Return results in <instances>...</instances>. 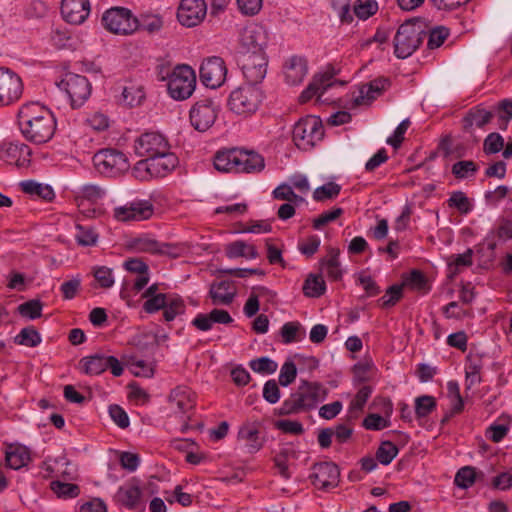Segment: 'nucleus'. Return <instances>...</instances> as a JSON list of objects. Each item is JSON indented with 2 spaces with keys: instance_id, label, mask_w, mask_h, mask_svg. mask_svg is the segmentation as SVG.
Segmentation results:
<instances>
[{
  "instance_id": "nucleus-1",
  "label": "nucleus",
  "mask_w": 512,
  "mask_h": 512,
  "mask_svg": "<svg viewBox=\"0 0 512 512\" xmlns=\"http://www.w3.org/2000/svg\"><path fill=\"white\" fill-rule=\"evenodd\" d=\"M17 117L22 135L32 143H46L55 133L56 121L53 114L37 102L24 104Z\"/></svg>"
},
{
  "instance_id": "nucleus-2",
  "label": "nucleus",
  "mask_w": 512,
  "mask_h": 512,
  "mask_svg": "<svg viewBox=\"0 0 512 512\" xmlns=\"http://www.w3.org/2000/svg\"><path fill=\"white\" fill-rule=\"evenodd\" d=\"M327 396V390L317 382L303 381L298 390L286 399L280 408V415L295 414L300 411L310 410L316 407L318 402Z\"/></svg>"
},
{
  "instance_id": "nucleus-3",
  "label": "nucleus",
  "mask_w": 512,
  "mask_h": 512,
  "mask_svg": "<svg viewBox=\"0 0 512 512\" xmlns=\"http://www.w3.org/2000/svg\"><path fill=\"white\" fill-rule=\"evenodd\" d=\"M425 23L420 18H413L401 24L394 37V53L397 58L411 56L427 35Z\"/></svg>"
},
{
  "instance_id": "nucleus-4",
  "label": "nucleus",
  "mask_w": 512,
  "mask_h": 512,
  "mask_svg": "<svg viewBox=\"0 0 512 512\" xmlns=\"http://www.w3.org/2000/svg\"><path fill=\"white\" fill-rule=\"evenodd\" d=\"M178 164V157L170 150H167L157 156L138 161L132 169V174L140 181H149L153 178L167 176Z\"/></svg>"
},
{
  "instance_id": "nucleus-5",
  "label": "nucleus",
  "mask_w": 512,
  "mask_h": 512,
  "mask_svg": "<svg viewBox=\"0 0 512 512\" xmlns=\"http://www.w3.org/2000/svg\"><path fill=\"white\" fill-rule=\"evenodd\" d=\"M262 101L263 92L258 86L243 85L230 93L228 107L239 116L249 117L258 111Z\"/></svg>"
},
{
  "instance_id": "nucleus-6",
  "label": "nucleus",
  "mask_w": 512,
  "mask_h": 512,
  "mask_svg": "<svg viewBox=\"0 0 512 512\" xmlns=\"http://www.w3.org/2000/svg\"><path fill=\"white\" fill-rule=\"evenodd\" d=\"M293 141L304 151L311 150L324 137L322 121L317 116L308 115L301 118L293 128Z\"/></svg>"
},
{
  "instance_id": "nucleus-7",
  "label": "nucleus",
  "mask_w": 512,
  "mask_h": 512,
  "mask_svg": "<svg viewBox=\"0 0 512 512\" xmlns=\"http://www.w3.org/2000/svg\"><path fill=\"white\" fill-rule=\"evenodd\" d=\"M102 24L106 30L117 35H131L139 28V19L125 7H112L102 15Z\"/></svg>"
},
{
  "instance_id": "nucleus-8",
  "label": "nucleus",
  "mask_w": 512,
  "mask_h": 512,
  "mask_svg": "<svg viewBox=\"0 0 512 512\" xmlns=\"http://www.w3.org/2000/svg\"><path fill=\"white\" fill-rule=\"evenodd\" d=\"M96 170L108 177H116L128 171L130 164L126 155L114 148H104L93 156Z\"/></svg>"
},
{
  "instance_id": "nucleus-9",
  "label": "nucleus",
  "mask_w": 512,
  "mask_h": 512,
  "mask_svg": "<svg viewBox=\"0 0 512 512\" xmlns=\"http://www.w3.org/2000/svg\"><path fill=\"white\" fill-rule=\"evenodd\" d=\"M57 86L66 94L73 109L81 107L88 100L92 91L89 80L83 75L74 73L65 74Z\"/></svg>"
},
{
  "instance_id": "nucleus-10",
  "label": "nucleus",
  "mask_w": 512,
  "mask_h": 512,
  "mask_svg": "<svg viewBox=\"0 0 512 512\" xmlns=\"http://www.w3.org/2000/svg\"><path fill=\"white\" fill-rule=\"evenodd\" d=\"M196 86V76L188 65H178L168 79V92L176 100L189 98Z\"/></svg>"
},
{
  "instance_id": "nucleus-11",
  "label": "nucleus",
  "mask_w": 512,
  "mask_h": 512,
  "mask_svg": "<svg viewBox=\"0 0 512 512\" xmlns=\"http://www.w3.org/2000/svg\"><path fill=\"white\" fill-rule=\"evenodd\" d=\"M82 372L87 375H99L110 369L115 377L123 374V366L120 361L114 356H105L102 354H94L83 357L79 362Z\"/></svg>"
},
{
  "instance_id": "nucleus-12",
  "label": "nucleus",
  "mask_w": 512,
  "mask_h": 512,
  "mask_svg": "<svg viewBox=\"0 0 512 512\" xmlns=\"http://www.w3.org/2000/svg\"><path fill=\"white\" fill-rule=\"evenodd\" d=\"M23 93L21 78L9 68L0 67V107L18 101Z\"/></svg>"
},
{
  "instance_id": "nucleus-13",
  "label": "nucleus",
  "mask_w": 512,
  "mask_h": 512,
  "mask_svg": "<svg viewBox=\"0 0 512 512\" xmlns=\"http://www.w3.org/2000/svg\"><path fill=\"white\" fill-rule=\"evenodd\" d=\"M226 75L227 68L221 57H209L200 66V80L206 87H220L225 82Z\"/></svg>"
},
{
  "instance_id": "nucleus-14",
  "label": "nucleus",
  "mask_w": 512,
  "mask_h": 512,
  "mask_svg": "<svg viewBox=\"0 0 512 512\" xmlns=\"http://www.w3.org/2000/svg\"><path fill=\"white\" fill-rule=\"evenodd\" d=\"M267 35L262 26L250 25L243 29L240 36V47L242 55L265 54Z\"/></svg>"
},
{
  "instance_id": "nucleus-15",
  "label": "nucleus",
  "mask_w": 512,
  "mask_h": 512,
  "mask_svg": "<svg viewBox=\"0 0 512 512\" xmlns=\"http://www.w3.org/2000/svg\"><path fill=\"white\" fill-rule=\"evenodd\" d=\"M154 212L153 204L148 200H134L123 206L115 207L113 216L117 221H142L149 219Z\"/></svg>"
},
{
  "instance_id": "nucleus-16",
  "label": "nucleus",
  "mask_w": 512,
  "mask_h": 512,
  "mask_svg": "<svg viewBox=\"0 0 512 512\" xmlns=\"http://www.w3.org/2000/svg\"><path fill=\"white\" fill-rule=\"evenodd\" d=\"M217 112L211 99H202L192 106L190 123L195 130L205 132L215 123Z\"/></svg>"
},
{
  "instance_id": "nucleus-17",
  "label": "nucleus",
  "mask_w": 512,
  "mask_h": 512,
  "mask_svg": "<svg viewBox=\"0 0 512 512\" xmlns=\"http://www.w3.org/2000/svg\"><path fill=\"white\" fill-rule=\"evenodd\" d=\"M170 150L168 140L160 133L147 132L135 141V152L145 159L157 156Z\"/></svg>"
},
{
  "instance_id": "nucleus-18",
  "label": "nucleus",
  "mask_w": 512,
  "mask_h": 512,
  "mask_svg": "<svg viewBox=\"0 0 512 512\" xmlns=\"http://www.w3.org/2000/svg\"><path fill=\"white\" fill-rule=\"evenodd\" d=\"M207 14L205 0H181L177 11L178 21L186 27L200 24Z\"/></svg>"
},
{
  "instance_id": "nucleus-19",
  "label": "nucleus",
  "mask_w": 512,
  "mask_h": 512,
  "mask_svg": "<svg viewBox=\"0 0 512 512\" xmlns=\"http://www.w3.org/2000/svg\"><path fill=\"white\" fill-rule=\"evenodd\" d=\"M241 63V69L249 83L248 85L257 86L258 83L262 82L267 73L268 59L266 54L242 55Z\"/></svg>"
},
{
  "instance_id": "nucleus-20",
  "label": "nucleus",
  "mask_w": 512,
  "mask_h": 512,
  "mask_svg": "<svg viewBox=\"0 0 512 512\" xmlns=\"http://www.w3.org/2000/svg\"><path fill=\"white\" fill-rule=\"evenodd\" d=\"M339 476L340 471L335 463L322 462L313 465L309 478L316 488L326 490L337 486Z\"/></svg>"
},
{
  "instance_id": "nucleus-21",
  "label": "nucleus",
  "mask_w": 512,
  "mask_h": 512,
  "mask_svg": "<svg viewBox=\"0 0 512 512\" xmlns=\"http://www.w3.org/2000/svg\"><path fill=\"white\" fill-rule=\"evenodd\" d=\"M89 0H63L61 4V14L65 21L71 24H81L89 16Z\"/></svg>"
},
{
  "instance_id": "nucleus-22",
  "label": "nucleus",
  "mask_w": 512,
  "mask_h": 512,
  "mask_svg": "<svg viewBox=\"0 0 512 512\" xmlns=\"http://www.w3.org/2000/svg\"><path fill=\"white\" fill-rule=\"evenodd\" d=\"M31 150L24 143L9 142L1 147V157L9 164L18 167L25 166L29 162Z\"/></svg>"
},
{
  "instance_id": "nucleus-23",
  "label": "nucleus",
  "mask_w": 512,
  "mask_h": 512,
  "mask_svg": "<svg viewBox=\"0 0 512 512\" xmlns=\"http://www.w3.org/2000/svg\"><path fill=\"white\" fill-rule=\"evenodd\" d=\"M240 149L230 148L216 152L213 160L215 169L223 173H238L241 164Z\"/></svg>"
},
{
  "instance_id": "nucleus-24",
  "label": "nucleus",
  "mask_w": 512,
  "mask_h": 512,
  "mask_svg": "<svg viewBox=\"0 0 512 512\" xmlns=\"http://www.w3.org/2000/svg\"><path fill=\"white\" fill-rule=\"evenodd\" d=\"M172 409L179 413H185L195 406L194 393L186 386H177L168 397Z\"/></svg>"
},
{
  "instance_id": "nucleus-25",
  "label": "nucleus",
  "mask_w": 512,
  "mask_h": 512,
  "mask_svg": "<svg viewBox=\"0 0 512 512\" xmlns=\"http://www.w3.org/2000/svg\"><path fill=\"white\" fill-rule=\"evenodd\" d=\"M335 72L333 69L331 71H326L324 74L320 76H315L313 81L307 86V88L301 93L299 99L302 103L308 102L312 97L317 95L320 91L325 92L327 89H329L331 86H333L335 83H338L340 85H343L344 82L337 81V82H331L332 77L334 76Z\"/></svg>"
},
{
  "instance_id": "nucleus-26",
  "label": "nucleus",
  "mask_w": 512,
  "mask_h": 512,
  "mask_svg": "<svg viewBox=\"0 0 512 512\" xmlns=\"http://www.w3.org/2000/svg\"><path fill=\"white\" fill-rule=\"evenodd\" d=\"M307 71L306 59L300 56H292L284 66L285 80L290 85H298L305 78Z\"/></svg>"
},
{
  "instance_id": "nucleus-27",
  "label": "nucleus",
  "mask_w": 512,
  "mask_h": 512,
  "mask_svg": "<svg viewBox=\"0 0 512 512\" xmlns=\"http://www.w3.org/2000/svg\"><path fill=\"white\" fill-rule=\"evenodd\" d=\"M494 111H488L481 105L471 108L462 119V126L465 131H470L473 126L483 128L494 117Z\"/></svg>"
},
{
  "instance_id": "nucleus-28",
  "label": "nucleus",
  "mask_w": 512,
  "mask_h": 512,
  "mask_svg": "<svg viewBox=\"0 0 512 512\" xmlns=\"http://www.w3.org/2000/svg\"><path fill=\"white\" fill-rule=\"evenodd\" d=\"M232 282L224 280L211 285L209 294L214 305H230L235 296L236 291L231 290Z\"/></svg>"
},
{
  "instance_id": "nucleus-29",
  "label": "nucleus",
  "mask_w": 512,
  "mask_h": 512,
  "mask_svg": "<svg viewBox=\"0 0 512 512\" xmlns=\"http://www.w3.org/2000/svg\"><path fill=\"white\" fill-rule=\"evenodd\" d=\"M390 85V81L387 78H377L371 81L367 86H364L360 90V95L355 98L356 105H362L366 102L374 100Z\"/></svg>"
},
{
  "instance_id": "nucleus-30",
  "label": "nucleus",
  "mask_w": 512,
  "mask_h": 512,
  "mask_svg": "<svg viewBox=\"0 0 512 512\" xmlns=\"http://www.w3.org/2000/svg\"><path fill=\"white\" fill-rule=\"evenodd\" d=\"M241 164L238 166V173H258L265 167V160L262 155L254 151L240 149Z\"/></svg>"
},
{
  "instance_id": "nucleus-31",
  "label": "nucleus",
  "mask_w": 512,
  "mask_h": 512,
  "mask_svg": "<svg viewBox=\"0 0 512 512\" xmlns=\"http://www.w3.org/2000/svg\"><path fill=\"white\" fill-rule=\"evenodd\" d=\"M339 255L340 250L338 248L329 247L327 249V258H323L320 261V265L326 270L327 276L334 281L342 278Z\"/></svg>"
},
{
  "instance_id": "nucleus-32",
  "label": "nucleus",
  "mask_w": 512,
  "mask_h": 512,
  "mask_svg": "<svg viewBox=\"0 0 512 512\" xmlns=\"http://www.w3.org/2000/svg\"><path fill=\"white\" fill-rule=\"evenodd\" d=\"M142 491L134 484H127L119 488L118 501L128 509H135L141 503Z\"/></svg>"
},
{
  "instance_id": "nucleus-33",
  "label": "nucleus",
  "mask_w": 512,
  "mask_h": 512,
  "mask_svg": "<svg viewBox=\"0 0 512 512\" xmlns=\"http://www.w3.org/2000/svg\"><path fill=\"white\" fill-rule=\"evenodd\" d=\"M5 460L8 467L18 470L26 466L31 460L30 452L25 446L11 445L9 449L6 451Z\"/></svg>"
},
{
  "instance_id": "nucleus-34",
  "label": "nucleus",
  "mask_w": 512,
  "mask_h": 512,
  "mask_svg": "<svg viewBox=\"0 0 512 512\" xmlns=\"http://www.w3.org/2000/svg\"><path fill=\"white\" fill-rule=\"evenodd\" d=\"M238 438L246 442L245 447L250 454L258 452L263 447L257 428L250 424L243 425L238 431Z\"/></svg>"
},
{
  "instance_id": "nucleus-35",
  "label": "nucleus",
  "mask_w": 512,
  "mask_h": 512,
  "mask_svg": "<svg viewBox=\"0 0 512 512\" xmlns=\"http://www.w3.org/2000/svg\"><path fill=\"white\" fill-rule=\"evenodd\" d=\"M129 247L139 253L165 254L166 250L164 248L169 247V245L154 239L140 237L133 239Z\"/></svg>"
},
{
  "instance_id": "nucleus-36",
  "label": "nucleus",
  "mask_w": 512,
  "mask_h": 512,
  "mask_svg": "<svg viewBox=\"0 0 512 512\" xmlns=\"http://www.w3.org/2000/svg\"><path fill=\"white\" fill-rule=\"evenodd\" d=\"M226 255L228 258L245 257L255 259L259 256L257 249L254 245L247 244L242 240L234 241L227 245Z\"/></svg>"
},
{
  "instance_id": "nucleus-37",
  "label": "nucleus",
  "mask_w": 512,
  "mask_h": 512,
  "mask_svg": "<svg viewBox=\"0 0 512 512\" xmlns=\"http://www.w3.org/2000/svg\"><path fill=\"white\" fill-rule=\"evenodd\" d=\"M20 186L22 191L26 194L38 196L39 198L46 201H50L54 198V191L49 185L37 183L33 180H28L21 182Z\"/></svg>"
},
{
  "instance_id": "nucleus-38",
  "label": "nucleus",
  "mask_w": 512,
  "mask_h": 512,
  "mask_svg": "<svg viewBox=\"0 0 512 512\" xmlns=\"http://www.w3.org/2000/svg\"><path fill=\"white\" fill-rule=\"evenodd\" d=\"M326 291V284L321 275L310 274L303 284V293L307 297L318 298Z\"/></svg>"
},
{
  "instance_id": "nucleus-39",
  "label": "nucleus",
  "mask_w": 512,
  "mask_h": 512,
  "mask_svg": "<svg viewBox=\"0 0 512 512\" xmlns=\"http://www.w3.org/2000/svg\"><path fill=\"white\" fill-rule=\"evenodd\" d=\"M186 305L181 297H171L168 295L166 306L163 308V317L165 321H173L176 316L185 313Z\"/></svg>"
},
{
  "instance_id": "nucleus-40",
  "label": "nucleus",
  "mask_w": 512,
  "mask_h": 512,
  "mask_svg": "<svg viewBox=\"0 0 512 512\" xmlns=\"http://www.w3.org/2000/svg\"><path fill=\"white\" fill-rule=\"evenodd\" d=\"M41 341V335L34 326H27L23 328L14 338V342L16 344L27 347H36L41 343Z\"/></svg>"
},
{
  "instance_id": "nucleus-41",
  "label": "nucleus",
  "mask_w": 512,
  "mask_h": 512,
  "mask_svg": "<svg viewBox=\"0 0 512 512\" xmlns=\"http://www.w3.org/2000/svg\"><path fill=\"white\" fill-rule=\"evenodd\" d=\"M403 285L424 293L429 290L427 278L419 270H412L408 275L404 276Z\"/></svg>"
},
{
  "instance_id": "nucleus-42",
  "label": "nucleus",
  "mask_w": 512,
  "mask_h": 512,
  "mask_svg": "<svg viewBox=\"0 0 512 512\" xmlns=\"http://www.w3.org/2000/svg\"><path fill=\"white\" fill-rule=\"evenodd\" d=\"M468 360L469 364L465 369L466 389H470L472 386L479 384L482 381L480 376V371L482 369L481 360L478 357H469Z\"/></svg>"
},
{
  "instance_id": "nucleus-43",
  "label": "nucleus",
  "mask_w": 512,
  "mask_h": 512,
  "mask_svg": "<svg viewBox=\"0 0 512 512\" xmlns=\"http://www.w3.org/2000/svg\"><path fill=\"white\" fill-rule=\"evenodd\" d=\"M399 452L398 447L391 441L381 442L376 451V460L382 465H389Z\"/></svg>"
},
{
  "instance_id": "nucleus-44",
  "label": "nucleus",
  "mask_w": 512,
  "mask_h": 512,
  "mask_svg": "<svg viewBox=\"0 0 512 512\" xmlns=\"http://www.w3.org/2000/svg\"><path fill=\"white\" fill-rule=\"evenodd\" d=\"M436 399L430 395H422L415 399V414L417 418L427 417L436 409Z\"/></svg>"
},
{
  "instance_id": "nucleus-45",
  "label": "nucleus",
  "mask_w": 512,
  "mask_h": 512,
  "mask_svg": "<svg viewBox=\"0 0 512 512\" xmlns=\"http://www.w3.org/2000/svg\"><path fill=\"white\" fill-rule=\"evenodd\" d=\"M341 191V186L335 182H328L313 192V198L317 202H323L328 199L336 198Z\"/></svg>"
},
{
  "instance_id": "nucleus-46",
  "label": "nucleus",
  "mask_w": 512,
  "mask_h": 512,
  "mask_svg": "<svg viewBox=\"0 0 512 512\" xmlns=\"http://www.w3.org/2000/svg\"><path fill=\"white\" fill-rule=\"evenodd\" d=\"M43 303L39 299L28 300L17 307L19 314L29 319L41 317Z\"/></svg>"
},
{
  "instance_id": "nucleus-47",
  "label": "nucleus",
  "mask_w": 512,
  "mask_h": 512,
  "mask_svg": "<svg viewBox=\"0 0 512 512\" xmlns=\"http://www.w3.org/2000/svg\"><path fill=\"white\" fill-rule=\"evenodd\" d=\"M451 171L457 179H465L478 171V165L472 160H462L454 163Z\"/></svg>"
},
{
  "instance_id": "nucleus-48",
  "label": "nucleus",
  "mask_w": 512,
  "mask_h": 512,
  "mask_svg": "<svg viewBox=\"0 0 512 512\" xmlns=\"http://www.w3.org/2000/svg\"><path fill=\"white\" fill-rule=\"evenodd\" d=\"M51 490L62 498H75L80 494V488L74 483H64L61 481H52Z\"/></svg>"
},
{
  "instance_id": "nucleus-49",
  "label": "nucleus",
  "mask_w": 512,
  "mask_h": 512,
  "mask_svg": "<svg viewBox=\"0 0 512 512\" xmlns=\"http://www.w3.org/2000/svg\"><path fill=\"white\" fill-rule=\"evenodd\" d=\"M296 452L292 448L283 447L274 457L275 466L278 468L279 473L285 479L290 477L287 461L290 457H294Z\"/></svg>"
},
{
  "instance_id": "nucleus-50",
  "label": "nucleus",
  "mask_w": 512,
  "mask_h": 512,
  "mask_svg": "<svg viewBox=\"0 0 512 512\" xmlns=\"http://www.w3.org/2000/svg\"><path fill=\"white\" fill-rule=\"evenodd\" d=\"M448 206L456 208L461 214H467L472 210L469 198L462 191H455L447 200Z\"/></svg>"
},
{
  "instance_id": "nucleus-51",
  "label": "nucleus",
  "mask_w": 512,
  "mask_h": 512,
  "mask_svg": "<svg viewBox=\"0 0 512 512\" xmlns=\"http://www.w3.org/2000/svg\"><path fill=\"white\" fill-rule=\"evenodd\" d=\"M450 35V31L445 26H437L433 29H431L426 37H428L427 46L429 49H436L439 48L444 41L448 38Z\"/></svg>"
},
{
  "instance_id": "nucleus-52",
  "label": "nucleus",
  "mask_w": 512,
  "mask_h": 512,
  "mask_svg": "<svg viewBox=\"0 0 512 512\" xmlns=\"http://www.w3.org/2000/svg\"><path fill=\"white\" fill-rule=\"evenodd\" d=\"M250 368L260 374H272L277 370V363L269 357L253 359L249 363Z\"/></svg>"
},
{
  "instance_id": "nucleus-53",
  "label": "nucleus",
  "mask_w": 512,
  "mask_h": 512,
  "mask_svg": "<svg viewBox=\"0 0 512 512\" xmlns=\"http://www.w3.org/2000/svg\"><path fill=\"white\" fill-rule=\"evenodd\" d=\"M403 287V283L390 286L386 294L379 299L381 306L384 308L394 306L403 296Z\"/></svg>"
},
{
  "instance_id": "nucleus-54",
  "label": "nucleus",
  "mask_w": 512,
  "mask_h": 512,
  "mask_svg": "<svg viewBox=\"0 0 512 512\" xmlns=\"http://www.w3.org/2000/svg\"><path fill=\"white\" fill-rule=\"evenodd\" d=\"M476 471L471 466H465L458 470L455 475V484L463 489L469 488L475 482Z\"/></svg>"
},
{
  "instance_id": "nucleus-55",
  "label": "nucleus",
  "mask_w": 512,
  "mask_h": 512,
  "mask_svg": "<svg viewBox=\"0 0 512 512\" xmlns=\"http://www.w3.org/2000/svg\"><path fill=\"white\" fill-rule=\"evenodd\" d=\"M76 241L82 246H93L97 242L98 235L91 227H85L81 224L76 225Z\"/></svg>"
},
{
  "instance_id": "nucleus-56",
  "label": "nucleus",
  "mask_w": 512,
  "mask_h": 512,
  "mask_svg": "<svg viewBox=\"0 0 512 512\" xmlns=\"http://www.w3.org/2000/svg\"><path fill=\"white\" fill-rule=\"evenodd\" d=\"M144 98V93L136 87H124L121 95V101L128 107L139 105Z\"/></svg>"
},
{
  "instance_id": "nucleus-57",
  "label": "nucleus",
  "mask_w": 512,
  "mask_h": 512,
  "mask_svg": "<svg viewBox=\"0 0 512 512\" xmlns=\"http://www.w3.org/2000/svg\"><path fill=\"white\" fill-rule=\"evenodd\" d=\"M163 27V19L158 15H149L139 20L138 30L146 31L149 34L159 32Z\"/></svg>"
},
{
  "instance_id": "nucleus-58",
  "label": "nucleus",
  "mask_w": 512,
  "mask_h": 512,
  "mask_svg": "<svg viewBox=\"0 0 512 512\" xmlns=\"http://www.w3.org/2000/svg\"><path fill=\"white\" fill-rule=\"evenodd\" d=\"M344 213V210L340 207L333 208L330 211H325L320 214L317 218L313 219L312 226L314 229L319 230L326 224L336 220Z\"/></svg>"
},
{
  "instance_id": "nucleus-59",
  "label": "nucleus",
  "mask_w": 512,
  "mask_h": 512,
  "mask_svg": "<svg viewBox=\"0 0 512 512\" xmlns=\"http://www.w3.org/2000/svg\"><path fill=\"white\" fill-rule=\"evenodd\" d=\"M167 294H159L151 297H145L143 310L148 314H153L162 310L166 306Z\"/></svg>"
},
{
  "instance_id": "nucleus-60",
  "label": "nucleus",
  "mask_w": 512,
  "mask_h": 512,
  "mask_svg": "<svg viewBox=\"0 0 512 512\" xmlns=\"http://www.w3.org/2000/svg\"><path fill=\"white\" fill-rule=\"evenodd\" d=\"M495 112L498 115L500 126L503 128L507 127L508 122L512 118V100L503 99L495 107Z\"/></svg>"
},
{
  "instance_id": "nucleus-61",
  "label": "nucleus",
  "mask_w": 512,
  "mask_h": 512,
  "mask_svg": "<svg viewBox=\"0 0 512 512\" xmlns=\"http://www.w3.org/2000/svg\"><path fill=\"white\" fill-rule=\"evenodd\" d=\"M297 376V368L294 362L286 361L280 370L279 384L286 387L293 383Z\"/></svg>"
},
{
  "instance_id": "nucleus-62",
  "label": "nucleus",
  "mask_w": 512,
  "mask_h": 512,
  "mask_svg": "<svg viewBox=\"0 0 512 512\" xmlns=\"http://www.w3.org/2000/svg\"><path fill=\"white\" fill-rule=\"evenodd\" d=\"M93 275L97 282L99 283L100 287L104 289H108L113 286L114 284V277L112 273V269L106 267V266H100L96 267L93 270Z\"/></svg>"
},
{
  "instance_id": "nucleus-63",
  "label": "nucleus",
  "mask_w": 512,
  "mask_h": 512,
  "mask_svg": "<svg viewBox=\"0 0 512 512\" xmlns=\"http://www.w3.org/2000/svg\"><path fill=\"white\" fill-rule=\"evenodd\" d=\"M358 4L354 5V14L360 19H368L374 15L378 10V4L375 0H367L364 3L358 1Z\"/></svg>"
},
{
  "instance_id": "nucleus-64",
  "label": "nucleus",
  "mask_w": 512,
  "mask_h": 512,
  "mask_svg": "<svg viewBox=\"0 0 512 512\" xmlns=\"http://www.w3.org/2000/svg\"><path fill=\"white\" fill-rule=\"evenodd\" d=\"M390 421L379 414H368L363 420V426L367 430L379 431L389 427Z\"/></svg>"
}]
</instances>
